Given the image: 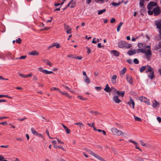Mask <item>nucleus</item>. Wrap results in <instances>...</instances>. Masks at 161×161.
Returning <instances> with one entry per match:
<instances>
[{
    "label": "nucleus",
    "instance_id": "f257e3e1",
    "mask_svg": "<svg viewBox=\"0 0 161 161\" xmlns=\"http://www.w3.org/2000/svg\"><path fill=\"white\" fill-rule=\"evenodd\" d=\"M139 48L137 50H129L127 54L129 55H132L136 53H141L145 54L146 59L149 61L151 59L152 53L150 46H147L145 43H139L137 44Z\"/></svg>",
    "mask_w": 161,
    "mask_h": 161
},
{
    "label": "nucleus",
    "instance_id": "f03ea898",
    "mask_svg": "<svg viewBox=\"0 0 161 161\" xmlns=\"http://www.w3.org/2000/svg\"><path fill=\"white\" fill-rule=\"evenodd\" d=\"M111 131L114 135L120 136L123 135V133L120 130H118L115 128H113L111 129Z\"/></svg>",
    "mask_w": 161,
    "mask_h": 161
},
{
    "label": "nucleus",
    "instance_id": "7ed1b4c3",
    "mask_svg": "<svg viewBox=\"0 0 161 161\" xmlns=\"http://www.w3.org/2000/svg\"><path fill=\"white\" fill-rule=\"evenodd\" d=\"M152 12L154 16H157L161 12L159 7H158L154 8Z\"/></svg>",
    "mask_w": 161,
    "mask_h": 161
},
{
    "label": "nucleus",
    "instance_id": "20e7f679",
    "mask_svg": "<svg viewBox=\"0 0 161 161\" xmlns=\"http://www.w3.org/2000/svg\"><path fill=\"white\" fill-rule=\"evenodd\" d=\"M139 99L141 101L144 102L148 105H149L150 104V102L149 100L144 97H140L139 98Z\"/></svg>",
    "mask_w": 161,
    "mask_h": 161
},
{
    "label": "nucleus",
    "instance_id": "39448f33",
    "mask_svg": "<svg viewBox=\"0 0 161 161\" xmlns=\"http://www.w3.org/2000/svg\"><path fill=\"white\" fill-rule=\"evenodd\" d=\"M38 70L46 74H53V73L51 71H48L47 70L43 69L42 67H40L38 68Z\"/></svg>",
    "mask_w": 161,
    "mask_h": 161
},
{
    "label": "nucleus",
    "instance_id": "423d86ee",
    "mask_svg": "<svg viewBox=\"0 0 161 161\" xmlns=\"http://www.w3.org/2000/svg\"><path fill=\"white\" fill-rule=\"evenodd\" d=\"M127 104L133 109L134 108L135 102L132 98L130 97V101L127 102Z\"/></svg>",
    "mask_w": 161,
    "mask_h": 161
},
{
    "label": "nucleus",
    "instance_id": "0eeeda50",
    "mask_svg": "<svg viewBox=\"0 0 161 161\" xmlns=\"http://www.w3.org/2000/svg\"><path fill=\"white\" fill-rule=\"evenodd\" d=\"M126 79L130 84L131 85L133 84V79L131 76L127 75H126Z\"/></svg>",
    "mask_w": 161,
    "mask_h": 161
},
{
    "label": "nucleus",
    "instance_id": "6e6552de",
    "mask_svg": "<svg viewBox=\"0 0 161 161\" xmlns=\"http://www.w3.org/2000/svg\"><path fill=\"white\" fill-rule=\"evenodd\" d=\"M75 5V2L74 1V0H71L68 4L66 8H67L69 6L71 8H73Z\"/></svg>",
    "mask_w": 161,
    "mask_h": 161
},
{
    "label": "nucleus",
    "instance_id": "1a4fd4ad",
    "mask_svg": "<svg viewBox=\"0 0 161 161\" xmlns=\"http://www.w3.org/2000/svg\"><path fill=\"white\" fill-rule=\"evenodd\" d=\"M147 8L148 9L147 12L148 14L149 15H152L153 14V7L151 6H150V8L148 7V4L147 5Z\"/></svg>",
    "mask_w": 161,
    "mask_h": 161
},
{
    "label": "nucleus",
    "instance_id": "9d476101",
    "mask_svg": "<svg viewBox=\"0 0 161 161\" xmlns=\"http://www.w3.org/2000/svg\"><path fill=\"white\" fill-rule=\"evenodd\" d=\"M113 100L114 102L116 103H119L121 102L120 100L119 99L118 96H114L113 97Z\"/></svg>",
    "mask_w": 161,
    "mask_h": 161
},
{
    "label": "nucleus",
    "instance_id": "9b49d317",
    "mask_svg": "<svg viewBox=\"0 0 161 161\" xmlns=\"http://www.w3.org/2000/svg\"><path fill=\"white\" fill-rule=\"evenodd\" d=\"M125 41H121L119 42L118 47L119 48H124L125 46Z\"/></svg>",
    "mask_w": 161,
    "mask_h": 161
},
{
    "label": "nucleus",
    "instance_id": "f8f14e48",
    "mask_svg": "<svg viewBox=\"0 0 161 161\" xmlns=\"http://www.w3.org/2000/svg\"><path fill=\"white\" fill-rule=\"evenodd\" d=\"M155 25L156 26L157 28L159 29L160 30L161 29V20H159L155 22Z\"/></svg>",
    "mask_w": 161,
    "mask_h": 161
},
{
    "label": "nucleus",
    "instance_id": "ddd939ff",
    "mask_svg": "<svg viewBox=\"0 0 161 161\" xmlns=\"http://www.w3.org/2000/svg\"><path fill=\"white\" fill-rule=\"evenodd\" d=\"M64 29L66 30V31L67 33L69 34L71 33V28L68 25H65Z\"/></svg>",
    "mask_w": 161,
    "mask_h": 161
},
{
    "label": "nucleus",
    "instance_id": "4468645a",
    "mask_svg": "<svg viewBox=\"0 0 161 161\" xmlns=\"http://www.w3.org/2000/svg\"><path fill=\"white\" fill-rule=\"evenodd\" d=\"M85 150L93 156L94 157H95L96 155H97V154L94 153L93 151L87 148H85Z\"/></svg>",
    "mask_w": 161,
    "mask_h": 161
},
{
    "label": "nucleus",
    "instance_id": "2eb2a0df",
    "mask_svg": "<svg viewBox=\"0 0 161 161\" xmlns=\"http://www.w3.org/2000/svg\"><path fill=\"white\" fill-rule=\"evenodd\" d=\"M146 72L147 73L152 71L153 69L150 66L147 65L146 66Z\"/></svg>",
    "mask_w": 161,
    "mask_h": 161
},
{
    "label": "nucleus",
    "instance_id": "dca6fc26",
    "mask_svg": "<svg viewBox=\"0 0 161 161\" xmlns=\"http://www.w3.org/2000/svg\"><path fill=\"white\" fill-rule=\"evenodd\" d=\"M59 92L61 93L62 95H65L69 98H71L72 97L71 96L69 95V94L66 92H62L60 90L59 91Z\"/></svg>",
    "mask_w": 161,
    "mask_h": 161
},
{
    "label": "nucleus",
    "instance_id": "f3484780",
    "mask_svg": "<svg viewBox=\"0 0 161 161\" xmlns=\"http://www.w3.org/2000/svg\"><path fill=\"white\" fill-rule=\"evenodd\" d=\"M150 72V73H149L148 75V77L151 79H152L155 76L154 75V72L153 71V70Z\"/></svg>",
    "mask_w": 161,
    "mask_h": 161
},
{
    "label": "nucleus",
    "instance_id": "a211bd4d",
    "mask_svg": "<svg viewBox=\"0 0 161 161\" xmlns=\"http://www.w3.org/2000/svg\"><path fill=\"white\" fill-rule=\"evenodd\" d=\"M160 48H161V41L158 42V46H155L154 47V49L157 50Z\"/></svg>",
    "mask_w": 161,
    "mask_h": 161
},
{
    "label": "nucleus",
    "instance_id": "6ab92c4d",
    "mask_svg": "<svg viewBox=\"0 0 161 161\" xmlns=\"http://www.w3.org/2000/svg\"><path fill=\"white\" fill-rule=\"evenodd\" d=\"M111 53L113 54V55L116 57H118L119 55V53L118 51H117L116 50H112L111 51Z\"/></svg>",
    "mask_w": 161,
    "mask_h": 161
},
{
    "label": "nucleus",
    "instance_id": "aec40b11",
    "mask_svg": "<svg viewBox=\"0 0 161 161\" xmlns=\"http://www.w3.org/2000/svg\"><path fill=\"white\" fill-rule=\"evenodd\" d=\"M125 44L124 48L129 49L132 47V45L131 44H129L126 42L125 43Z\"/></svg>",
    "mask_w": 161,
    "mask_h": 161
},
{
    "label": "nucleus",
    "instance_id": "412c9836",
    "mask_svg": "<svg viewBox=\"0 0 161 161\" xmlns=\"http://www.w3.org/2000/svg\"><path fill=\"white\" fill-rule=\"evenodd\" d=\"M39 53L36 50L30 52L29 54L33 56L38 55Z\"/></svg>",
    "mask_w": 161,
    "mask_h": 161
},
{
    "label": "nucleus",
    "instance_id": "4be33fe9",
    "mask_svg": "<svg viewBox=\"0 0 161 161\" xmlns=\"http://www.w3.org/2000/svg\"><path fill=\"white\" fill-rule=\"evenodd\" d=\"M117 76L116 75H114L112 77V82L113 83H115L116 82V79Z\"/></svg>",
    "mask_w": 161,
    "mask_h": 161
},
{
    "label": "nucleus",
    "instance_id": "5701e85b",
    "mask_svg": "<svg viewBox=\"0 0 161 161\" xmlns=\"http://www.w3.org/2000/svg\"><path fill=\"white\" fill-rule=\"evenodd\" d=\"M159 105V103L156 100H155L153 102L152 106L153 108H155Z\"/></svg>",
    "mask_w": 161,
    "mask_h": 161
},
{
    "label": "nucleus",
    "instance_id": "b1692460",
    "mask_svg": "<svg viewBox=\"0 0 161 161\" xmlns=\"http://www.w3.org/2000/svg\"><path fill=\"white\" fill-rule=\"evenodd\" d=\"M149 0H140L139 5L141 7L143 6L144 3L146 1H148Z\"/></svg>",
    "mask_w": 161,
    "mask_h": 161
},
{
    "label": "nucleus",
    "instance_id": "393cba45",
    "mask_svg": "<svg viewBox=\"0 0 161 161\" xmlns=\"http://www.w3.org/2000/svg\"><path fill=\"white\" fill-rule=\"evenodd\" d=\"M43 61L44 62L46 63V64L47 65H49L50 66H51L52 64L50 62V61H49L47 59H45L43 60Z\"/></svg>",
    "mask_w": 161,
    "mask_h": 161
},
{
    "label": "nucleus",
    "instance_id": "a878e982",
    "mask_svg": "<svg viewBox=\"0 0 161 161\" xmlns=\"http://www.w3.org/2000/svg\"><path fill=\"white\" fill-rule=\"evenodd\" d=\"M104 90L107 92H109L111 91V89H110L108 84H107L106 87L104 89Z\"/></svg>",
    "mask_w": 161,
    "mask_h": 161
},
{
    "label": "nucleus",
    "instance_id": "bb28decb",
    "mask_svg": "<svg viewBox=\"0 0 161 161\" xmlns=\"http://www.w3.org/2000/svg\"><path fill=\"white\" fill-rule=\"evenodd\" d=\"M156 3L153 2H151L148 4V7L150 8V6H151L153 7L156 5Z\"/></svg>",
    "mask_w": 161,
    "mask_h": 161
},
{
    "label": "nucleus",
    "instance_id": "cd10ccee",
    "mask_svg": "<svg viewBox=\"0 0 161 161\" xmlns=\"http://www.w3.org/2000/svg\"><path fill=\"white\" fill-rule=\"evenodd\" d=\"M84 81L85 83L88 84H89L90 82V79L87 76L85 77V79H84Z\"/></svg>",
    "mask_w": 161,
    "mask_h": 161
},
{
    "label": "nucleus",
    "instance_id": "c85d7f7f",
    "mask_svg": "<svg viewBox=\"0 0 161 161\" xmlns=\"http://www.w3.org/2000/svg\"><path fill=\"white\" fill-rule=\"evenodd\" d=\"M123 24V23L122 22H120L119 25H118L117 29V31L118 32H119L120 31V29L121 26Z\"/></svg>",
    "mask_w": 161,
    "mask_h": 161
},
{
    "label": "nucleus",
    "instance_id": "c756f323",
    "mask_svg": "<svg viewBox=\"0 0 161 161\" xmlns=\"http://www.w3.org/2000/svg\"><path fill=\"white\" fill-rule=\"evenodd\" d=\"M140 142L141 145L144 147H147L149 146V144H145L144 142L142 140H140Z\"/></svg>",
    "mask_w": 161,
    "mask_h": 161
},
{
    "label": "nucleus",
    "instance_id": "7c9ffc66",
    "mask_svg": "<svg viewBox=\"0 0 161 161\" xmlns=\"http://www.w3.org/2000/svg\"><path fill=\"white\" fill-rule=\"evenodd\" d=\"M75 124L79 126L80 128L84 126V125L81 122H79L78 123L76 122L75 123Z\"/></svg>",
    "mask_w": 161,
    "mask_h": 161
},
{
    "label": "nucleus",
    "instance_id": "2f4dec72",
    "mask_svg": "<svg viewBox=\"0 0 161 161\" xmlns=\"http://www.w3.org/2000/svg\"><path fill=\"white\" fill-rule=\"evenodd\" d=\"M126 68H124L123 69L121 70L120 72V74L121 75H124L126 71Z\"/></svg>",
    "mask_w": 161,
    "mask_h": 161
},
{
    "label": "nucleus",
    "instance_id": "473e14b6",
    "mask_svg": "<svg viewBox=\"0 0 161 161\" xmlns=\"http://www.w3.org/2000/svg\"><path fill=\"white\" fill-rule=\"evenodd\" d=\"M121 4L120 2L116 3L114 2H112L111 3V4L113 6H115L116 7H117L119 6Z\"/></svg>",
    "mask_w": 161,
    "mask_h": 161
},
{
    "label": "nucleus",
    "instance_id": "72a5a7b5",
    "mask_svg": "<svg viewBox=\"0 0 161 161\" xmlns=\"http://www.w3.org/2000/svg\"><path fill=\"white\" fill-rule=\"evenodd\" d=\"M54 148H60L62 150H63L64 151L65 150L63 147L60 145L57 146L56 145H54Z\"/></svg>",
    "mask_w": 161,
    "mask_h": 161
},
{
    "label": "nucleus",
    "instance_id": "f704fd0d",
    "mask_svg": "<svg viewBox=\"0 0 161 161\" xmlns=\"http://www.w3.org/2000/svg\"><path fill=\"white\" fill-rule=\"evenodd\" d=\"M63 86L66 90L69 91L70 92L72 93H75V92L71 90H70V89L69 87H68L66 86H64V85H63Z\"/></svg>",
    "mask_w": 161,
    "mask_h": 161
},
{
    "label": "nucleus",
    "instance_id": "c9c22d12",
    "mask_svg": "<svg viewBox=\"0 0 161 161\" xmlns=\"http://www.w3.org/2000/svg\"><path fill=\"white\" fill-rule=\"evenodd\" d=\"M95 157L101 161H106L103 158H102L100 157L97 154L96 155V157Z\"/></svg>",
    "mask_w": 161,
    "mask_h": 161
},
{
    "label": "nucleus",
    "instance_id": "e433bc0d",
    "mask_svg": "<svg viewBox=\"0 0 161 161\" xmlns=\"http://www.w3.org/2000/svg\"><path fill=\"white\" fill-rule=\"evenodd\" d=\"M106 11V9H104L101 10H99L98 11V15H100L103 14V13L105 12Z\"/></svg>",
    "mask_w": 161,
    "mask_h": 161
},
{
    "label": "nucleus",
    "instance_id": "4c0bfd02",
    "mask_svg": "<svg viewBox=\"0 0 161 161\" xmlns=\"http://www.w3.org/2000/svg\"><path fill=\"white\" fill-rule=\"evenodd\" d=\"M31 131L32 133L33 134H34L35 135H38V132L37 131H36L33 128H31Z\"/></svg>",
    "mask_w": 161,
    "mask_h": 161
},
{
    "label": "nucleus",
    "instance_id": "58836bf2",
    "mask_svg": "<svg viewBox=\"0 0 161 161\" xmlns=\"http://www.w3.org/2000/svg\"><path fill=\"white\" fill-rule=\"evenodd\" d=\"M146 66H142L140 69V72L141 73L144 70H146Z\"/></svg>",
    "mask_w": 161,
    "mask_h": 161
},
{
    "label": "nucleus",
    "instance_id": "ea45409f",
    "mask_svg": "<svg viewBox=\"0 0 161 161\" xmlns=\"http://www.w3.org/2000/svg\"><path fill=\"white\" fill-rule=\"evenodd\" d=\"M53 44V47L55 46L57 48H59L60 47V44L58 43H55Z\"/></svg>",
    "mask_w": 161,
    "mask_h": 161
},
{
    "label": "nucleus",
    "instance_id": "a19ab883",
    "mask_svg": "<svg viewBox=\"0 0 161 161\" xmlns=\"http://www.w3.org/2000/svg\"><path fill=\"white\" fill-rule=\"evenodd\" d=\"M50 90L51 91H53L54 90H56V91H58L59 92V91H60V90L59 89L56 88V87H52L51 88Z\"/></svg>",
    "mask_w": 161,
    "mask_h": 161
},
{
    "label": "nucleus",
    "instance_id": "79ce46f5",
    "mask_svg": "<svg viewBox=\"0 0 161 161\" xmlns=\"http://www.w3.org/2000/svg\"><path fill=\"white\" fill-rule=\"evenodd\" d=\"M135 119L138 121H141V119L140 118L136 117L135 115H134Z\"/></svg>",
    "mask_w": 161,
    "mask_h": 161
},
{
    "label": "nucleus",
    "instance_id": "37998d69",
    "mask_svg": "<svg viewBox=\"0 0 161 161\" xmlns=\"http://www.w3.org/2000/svg\"><path fill=\"white\" fill-rule=\"evenodd\" d=\"M77 97L80 98V100H86L87 99L85 97H83L81 96H78Z\"/></svg>",
    "mask_w": 161,
    "mask_h": 161
},
{
    "label": "nucleus",
    "instance_id": "c03bdc74",
    "mask_svg": "<svg viewBox=\"0 0 161 161\" xmlns=\"http://www.w3.org/2000/svg\"><path fill=\"white\" fill-rule=\"evenodd\" d=\"M133 62L135 64H137L139 63V60L137 58H135L133 60Z\"/></svg>",
    "mask_w": 161,
    "mask_h": 161
},
{
    "label": "nucleus",
    "instance_id": "a18cd8bd",
    "mask_svg": "<svg viewBox=\"0 0 161 161\" xmlns=\"http://www.w3.org/2000/svg\"><path fill=\"white\" fill-rule=\"evenodd\" d=\"M46 133L47 134V135L48 136V137L51 139H53V138H52L50 136V135H49V132L48 131V130L47 129L46 131Z\"/></svg>",
    "mask_w": 161,
    "mask_h": 161
},
{
    "label": "nucleus",
    "instance_id": "49530a36",
    "mask_svg": "<svg viewBox=\"0 0 161 161\" xmlns=\"http://www.w3.org/2000/svg\"><path fill=\"white\" fill-rule=\"evenodd\" d=\"M21 39L19 38L17 39H16V42L19 44H20L21 43Z\"/></svg>",
    "mask_w": 161,
    "mask_h": 161
},
{
    "label": "nucleus",
    "instance_id": "de8ad7c7",
    "mask_svg": "<svg viewBox=\"0 0 161 161\" xmlns=\"http://www.w3.org/2000/svg\"><path fill=\"white\" fill-rule=\"evenodd\" d=\"M129 141V142H131L134 144H135V145H138V144L136 142H135L134 141H132L131 140H130Z\"/></svg>",
    "mask_w": 161,
    "mask_h": 161
},
{
    "label": "nucleus",
    "instance_id": "09e8293b",
    "mask_svg": "<svg viewBox=\"0 0 161 161\" xmlns=\"http://www.w3.org/2000/svg\"><path fill=\"white\" fill-rule=\"evenodd\" d=\"M125 92L124 91H121L120 92L119 95H120L122 97H123L124 95Z\"/></svg>",
    "mask_w": 161,
    "mask_h": 161
},
{
    "label": "nucleus",
    "instance_id": "8fccbe9b",
    "mask_svg": "<svg viewBox=\"0 0 161 161\" xmlns=\"http://www.w3.org/2000/svg\"><path fill=\"white\" fill-rule=\"evenodd\" d=\"M126 62L130 64H131L132 63V60L131 59H128L126 60Z\"/></svg>",
    "mask_w": 161,
    "mask_h": 161
},
{
    "label": "nucleus",
    "instance_id": "3c124183",
    "mask_svg": "<svg viewBox=\"0 0 161 161\" xmlns=\"http://www.w3.org/2000/svg\"><path fill=\"white\" fill-rule=\"evenodd\" d=\"M66 133L67 134H69L70 132V130L67 127L64 129Z\"/></svg>",
    "mask_w": 161,
    "mask_h": 161
},
{
    "label": "nucleus",
    "instance_id": "603ef678",
    "mask_svg": "<svg viewBox=\"0 0 161 161\" xmlns=\"http://www.w3.org/2000/svg\"><path fill=\"white\" fill-rule=\"evenodd\" d=\"M67 57L68 58H75V56L73 55H69L67 56Z\"/></svg>",
    "mask_w": 161,
    "mask_h": 161
},
{
    "label": "nucleus",
    "instance_id": "864d4df0",
    "mask_svg": "<svg viewBox=\"0 0 161 161\" xmlns=\"http://www.w3.org/2000/svg\"><path fill=\"white\" fill-rule=\"evenodd\" d=\"M19 75L21 77L24 78H26V75H24L22 74H19Z\"/></svg>",
    "mask_w": 161,
    "mask_h": 161
},
{
    "label": "nucleus",
    "instance_id": "5fc2aeb1",
    "mask_svg": "<svg viewBox=\"0 0 161 161\" xmlns=\"http://www.w3.org/2000/svg\"><path fill=\"white\" fill-rule=\"evenodd\" d=\"M87 125L90 127H93L94 126V122H93L92 124L90 123H87Z\"/></svg>",
    "mask_w": 161,
    "mask_h": 161
},
{
    "label": "nucleus",
    "instance_id": "6e6d98bb",
    "mask_svg": "<svg viewBox=\"0 0 161 161\" xmlns=\"http://www.w3.org/2000/svg\"><path fill=\"white\" fill-rule=\"evenodd\" d=\"M137 160H138L139 161H143V159L140 157H138Z\"/></svg>",
    "mask_w": 161,
    "mask_h": 161
},
{
    "label": "nucleus",
    "instance_id": "4d7b16f0",
    "mask_svg": "<svg viewBox=\"0 0 161 161\" xmlns=\"http://www.w3.org/2000/svg\"><path fill=\"white\" fill-rule=\"evenodd\" d=\"M115 21V19L114 18H112L110 20V22L112 23H114Z\"/></svg>",
    "mask_w": 161,
    "mask_h": 161
},
{
    "label": "nucleus",
    "instance_id": "13d9d810",
    "mask_svg": "<svg viewBox=\"0 0 161 161\" xmlns=\"http://www.w3.org/2000/svg\"><path fill=\"white\" fill-rule=\"evenodd\" d=\"M0 125H7V123L6 121H4L3 122L0 123Z\"/></svg>",
    "mask_w": 161,
    "mask_h": 161
},
{
    "label": "nucleus",
    "instance_id": "bf43d9fd",
    "mask_svg": "<svg viewBox=\"0 0 161 161\" xmlns=\"http://www.w3.org/2000/svg\"><path fill=\"white\" fill-rule=\"evenodd\" d=\"M92 0H86V3L87 4H89L90 3Z\"/></svg>",
    "mask_w": 161,
    "mask_h": 161
},
{
    "label": "nucleus",
    "instance_id": "052dcab7",
    "mask_svg": "<svg viewBox=\"0 0 161 161\" xmlns=\"http://www.w3.org/2000/svg\"><path fill=\"white\" fill-rule=\"evenodd\" d=\"M57 140L58 143H60L61 144H63L64 143L63 142L60 141L59 139L57 138Z\"/></svg>",
    "mask_w": 161,
    "mask_h": 161
},
{
    "label": "nucleus",
    "instance_id": "680f3d73",
    "mask_svg": "<svg viewBox=\"0 0 161 161\" xmlns=\"http://www.w3.org/2000/svg\"><path fill=\"white\" fill-rule=\"evenodd\" d=\"M157 119L159 123L161 122V118L160 117H158Z\"/></svg>",
    "mask_w": 161,
    "mask_h": 161
},
{
    "label": "nucleus",
    "instance_id": "e2e57ef3",
    "mask_svg": "<svg viewBox=\"0 0 161 161\" xmlns=\"http://www.w3.org/2000/svg\"><path fill=\"white\" fill-rule=\"evenodd\" d=\"M50 18V19H49V20H48L47 21V23H48V22H50H50H51V21H52V19H53V17H51Z\"/></svg>",
    "mask_w": 161,
    "mask_h": 161
},
{
    "label": "nucleus",
    "instance_id": "0e129e2a",
    "mask_svg": "<svg viewBox=\"0 0 161 161\" xmlns=\"http://www.w3.org/2000/svg\"><path fill=\"white\" fill-rule=\"evenodd\" d=\"M26 118H24L23 119L19 118L18 119V120L19 121H22L24 120L25 119H26Z\"/></svg>",
    "mask_w": 161,
    "mask_h": 161
},
{
    "label": "nucleus",
    "instance_id": "69168bd1",
    "mask_svg": "<svg viewBox=\"0 0 161 161\" xmlns=\"http://www.w3.org/2000/svg\"><path fill=\"white\" fill-rule=\"evenodd\" d=\"M75 58L78 59L79 60H80L82 58V57L81 56H77V57H75Z\"/></svg>",
    "mask_w": 161,
    "mask_h": 161
},
{
    "label": "nucleus",
    "instance_id": "338daca9",
    "mask_svg": "<svg viewBox=\"0 0 161 161\" xmlns=\"http://www.w3.org/2000/svg\"><path fill=\"white\" fill-rule=\"evenodd\" d=\"M52 143L53 144V147H54V145H56V144L57 143L56 141H54V140L53 141H52Z\"/></svg>",
    "mask_w": 161,
    "mask_h": 161
},
{
    "label": "nucleus",
    "instance_id": "774afa93",
    "mask_svg": "<svg viewBox=\"0 0 161 161\" xmlns=\"http://www.w3.org/2000/svg\"><path fill=\"white\" fill-rule=\"evenodd\" d=\"M95 88L98 91H99L101 89V87H95Z\"/></svg>",
    "mask_w": 161,
    "mask_h": 161
}]
</instances>
